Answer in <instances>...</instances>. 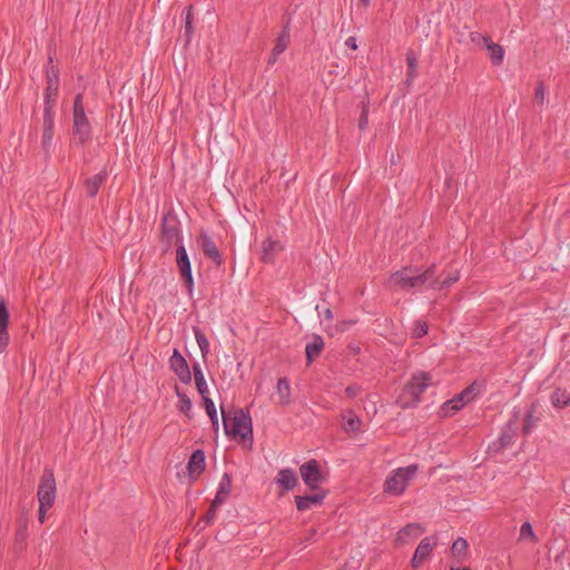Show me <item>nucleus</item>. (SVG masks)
<instances>
[{
  "label": "nucleus",
  "mask_w": 570,
  "mask_h": 570,
  "mask_svg": "<svg viewBox=\"0 0 570 570\" xmlns=\"http://www.w3.org/2000/svg\"><path fill=\"white\" fill-rule=\"evenodd\" d=\"M56 479L53 471L51 469L46 468L40 478L39 487H38V501L42 503V505H53L56 500Z\"/></svg>",
  "instance_id": "nucleus-9"
},
{
  "label": "nucleus",
  "mask_w": 570,
  "mask_h": 570,
  "mask_svg": "<svg viewBox=\"0 0 570 570\" xmlns=\"http://www.w3.org/2000/svg\"><path fill=\"white\" fill-rule=\"evenodd\" d=\"M538 406H539L538 401H534L531 403V405L528 407V410L525 412L523 428H522V432L524 435L530 434L533 426L539 421V417H534V413L537 412Z\"/></svg>",
  "instance_id": "nucleus-27"
},
{
  "label": "nucleus",
  "mask_w": 570,
  "mask_h": 570,
  "mask_svg": "<svg viewBox=\"0 0 570 570\" xmlns=\"http://www.w3.org/2000/svg\"><path fill=\"white\" fill-rule=\"evenodd\" d=\"M487 49L489 51V57L493 66H501L504 59V49L501 45L494 43L490 40L487 43Z\"/></svg>",
  "instance_id": "nucleus-29"
},
{
  "label": "nucleus",
  "mask_w": 570,
  "mask_h": 570,
  "mask_svg": "<svg viewBox=\"0 0 570 570\" xmlns=\"http://www.w3.org/2000/svg\"><path fill=\"white\" fill-rule=\"evenodd\" d=\"M175 392L177 397L179 399L178 402V410L184 413L187 417H190L191 412V401L188 397V395L179 390V387L175 386Z\"/></svg>",
  "instance_id": "nucleus-35"
},
{
  "label": "nucleus",
  "mask_w": 570,
  "mask_h": 570,
  "mask_svg": "<svg viewBox=\"0 0 570 570\" xmlns=\"http://www.w3.org/2000/svg\"><path fill=\"white\" fill-rule=\"evenodd\" d=\"M169 367L184 384H190L191 372L186 358L175 348L169 357Z\"/></svg>",
  "instance_id": "nucleus-13"
},
{
  "label": "nucleus",
  "mask_w": 570,
  "mask_h": 570,
  "mask_svg": "<svg viewBox=\"0 0 570 570\" xmlns=\"http://www.w3.org/2000/svg\"><path fill=\"white\" fill-rule=\"evenodd\" d=\"M220 411L225 434L238 443H248L249 448H252L254 434L249 413H246L243 409H234L232 416V412L226 413L223 406Z\"/></svg>",
  "instance_id": "nucleus-1"
},
{
  "label": "nucleus",
  "mask_w": 570,
  "mask_h": 570,
  "mask_svg": "<svg viewBox=\"0 0 570 570\" xmlns=\"http://www.w3.org/2000/svg\"><path fill=\"white\" fill-rule=\"evenodd\" d=\"M202 522H204V521H203V520H202V518H200V519L198 520V522H197V527H200V530H204V528H206V525H207V524H203V527H202Z\"/></svg>",
  "instance_id": "nucleus-58"
},
{
  "label": "nucleus",
  "mask_w": 570,
  "mask_h": 570,
  "mask_svg": "<svg viewBox=\"0 0 570 570\" xmlns=\"http://www.w3.org/2000/svg\"><path fill=\"white\" fill-rule=\"evenodd\" d=\"M10 323V312L6 299L0 296V354L6 351L10 343L8 326Z\"/></svg>",
  "instance_id": "nucleus-15"
},
{
  "label": "nucleus",
  "mask_w": 570,
  "mask_h": 570,
  "mask_svg": "<svg viewBox=\"0 0 570 570\" xmlns=\"http://www.w3.org/2000/svg\"><path fill=\"white\" fill-rule=\"evenodd\" d=\"M428 324L424 321H416L413 328V337L421 338L428 334Z\"/></svg>",
  "instance_id": "nucleus-42"
},
{
  "label": "nucleus",
  "mask_w": 570,
  "mask_h": 570,
  "mask_svg": "<svg viewBox=\"0 0 570 570\" xmlns=\"http://www.w3.org/2000/svg\"><path fill=\"white\" fill-rule=\"evenodd\" d=\"M56 104H49L43 106V120H42V148L46 153L49 151L53 137L55 126V108Z\"/></svg>",
  "instance_id": "nucleus-12"
},
{
  "label": "nucleus",
  "mask_w": 570,
  "mask_h": 570,
  "mask_svg": "<svg viewBox=\"0 0 570 570\" xmlns=\"http://www.w3.org/2000/svg\"><path fill=\"white\" fill-rule=\"evenodd\" d=\"M481 385L474 381L469 386H466L463 391L454 396L455 402L462 404V407L470 403L478 394L481 392Z\"/></svg>",
  "instance_id": "nucleus-25"
},
{
  "label": "nucleus",
  "mask_w": 570,
  "mask_h": 570,
  "mask_svg": "<svg viewBox=\"0 0 570 570\" xmlns=\"http://www.w3.org/2000/svg\"><path fill=\"white\" fill-rule=\"evenodd\" d=\"M405 60L407 63V72H406V80L405 83L410 85L413 79L416 77V69H417V58L415 52L410 49L405 55Z\"/></svg>",
  "instance_id": "nucleus-32"
},
{
  "label": "nucleus",
  "mask_w": 570,
  "mask_h": 570,
  "mask_svg": "<svg viewBox=\"0 0 570 570\" xmlns=\"http://www.w3.org/2000/svg\"><path fill=\"white\" fill-rule=\"evenodd\" d=\"M534 101L538 105H543L544 102V83L542 80L537 82L535 91H534Z\"/></svg>",
  "instance_id": "nucleus-46"
},
{
  "label": "nucleus",
  "mask_w": 570,
  "mask_h": 570,
  "mask_svg": "<svg viewBox=\"0 0 570 570\" xmlns=\"http://www.w3.org/2000/svg\"><path fill=\"white\" fill-rule=\"evenodd\" d=\"M417 471L416 464H411L405 468H399L394 471L393 475L389 476L384 483V491L393 494L401 495L404 493L409 480H411Z\"/></svg>",
  "instance_id": "nucleus-6"
},
{
  "label": "nucleus",
  "mask_w": 570,
  "mask_h": 570,
  "mask_svg": "<svg viewBox=\"0 0 570 570\" xmlns=\"http://www.w3.org/2000/svg\"><path fill=\"white\" fill-rule=\"evenodd\" d=\"M205 452L200 449L195 450L187 462V473L190 482L196 481L206 468Z\"/></svg>",
  "instance_id": "nucleus-16"
},
{
  "label": "nucleus",
  "mask_w": 570,
  "mask_h": 570,
  "mask_svg": "<svg viewBox=\"0 0 570 570\" xmlns=\"http://www.w3.org/2000/svg\"><path fill=\"white\" fill-rule=\"evenodd\" d=\"M46 83L43 104H56L59 89V67L53 63V57L51 55L48 57Z\"/></svg>",
  "instance_id": "nucleus-8"
},
{
  "label": "nucleus",
  "mask_w": 570,
  "mask_h": 570,
  "mask_svg": "<svg viewBox=\"0 0 570 570\" xmlns=\"http://www.w3.org/2000/svg\"><path fill=\"white\" fill-rule=\"evenodd\" d=\"M193 375H194V379H195V384H196L197 392L199 393L202 399L208 397V395H207L208 394L207 383L205 381V376H204L203 370H202V367H200V365L198 363H194L193 364Z\"/></svg>",
  "instance_id": "nucleus-26"
},
{
  "label": "nucleus",
  "mask_w": 570,
  "mask_h": 570,
  "mask_svg": "<svg viewBox=\"0 0 570 570\" xmlns=\"http://www.w3.org/2000/svg\"><path fill=\"white\" fill-rule=\"evenodd\" d=\"M193 35H194V26H193V23H190L188 21H185L184 32L180 36L181 39H184L185 47L190 43Z\"/></svg>",
  "instance_id": "nucleus-44"
},
{
  "label": "nucleus",
  "mask_w": 570,
  "mask_h": 570,
  "mask_svg": "<svg viewBox=\"0 0 570 570\" xmlns=\"http://www.w3.org/2000/svg\"><path fill=\"white\" fill-rule=\"evenodd\" d=\"M324 340L321 335H313L312 342L305 346L306 364L311 365L324 350Z\"/></svg>",
  "instance_id": "nucleus-22"
},
{
  "label": "nucleus",
  "mask_w": 570,
  "mask_h": 570,
  "mask_svg": "<svg viewBox=\"0 0 570 570\" xmlns=\"http://www.w3.org/2000/svg\"><path fill=\"white\" fill-rule=\"evenodd\" d=\"M470 39L473 43L479 45V46H481V45L487 46V43L491 40L490 37L484 36L476 31H473L470 33Z\"/></svg>",
  "instance_id": "nucleus-45"
},
{
  "label": "nucleus",
  "mask_w": 570,
  "mask_h": 570,
  "mask_svg": "<svg viewBox=\"0 0 570 570\" xmlns=\"http://www.w3.org/2000/svg\"><path fill=\"white\" fill-rule=\"evenodd\" d=\"M299 474L305 485L312 490H322L321 483L325 480L321 464L316 459H311L299 466Z\"/></svg>",
  "instance_id": "nucleus-7"
},
{
  "label": "nucleus",
  "mask_w": 570,
  "mask_h": 570,
  "mask_svg": "<svg viewBox=\"0 0 570 570\" xmlns=\"http://www.w3.org/2000/svg\"><path fill=\"white\" fill-rule=\"evenodd\" d=\"M193 332L195 334V338L197 341V344L200 348V352H202V356L204 358L207 357V355L209 354V342L205 335V333L197 326H194L193 327Z\"/></svg>",
  "instance_id": "nucleus-37"
},
{
  "label": "nucleus",
  "mask_w": 570,
  "mask_h": 570,
  "mask_svg": "<svg viewBox=\"0 0 570 570\" xmlns=\"http://www.w3.org/2000/svg\"><path fill=\"white\" fill-rule=\"evenodd\" d=\"M316 534V529L312 528L307 534V537L305 538V541H309L314 538V535Z\"/></svg>",
  "instance_id": "nucleus-55"
},
{
  "label": "nucleus",
  "mask_w": 570,
  "mask_h": 570,
  "mask_svg": "<svg viewBox=\"0 0 570 570\" xmlns=\"http://www.w3.org/2000/svg\"><path fill=\"white\" fill-rule=\"evenodd\" d=\"M468 550V542L463 538H458L451 547V552L454 558L458 559V561H461L463 557L466 554Z\"/></svg>",
  "instance_id": "nucleus-39"
},
{
  "label": "nucleus",
  "mask_w": 570,
  "mask_h": 570,
  "mask_svg": "<svg viewBox=\"0 0 570 570\" xmlns=\"http://www.w3.org/2000/svg\"><path fill=\"white\" fill-rule=\"evenodd\" d=\"M282 245L278 240H274L271 237L266 238L262 243V261L265 264H273L277 253L282 250Z\"/></svg>",
  "instance_id": "nucleus-21"
},
{
  "label": "nucleus",
  "mask_w": 570,
  "mask_h": 570,
  "mask_svg": "<svg viewBox=\"0 0 570 570\" xmlns=\"http://www.w3.org/2000/svg\"><path fill=\"white\" fill-rule=\"evenodd\" d=\"M289 29L287 26H284L282 32L279 33L278 38L276 39V43L274 46V51H275V55H281L283 53L288 43H289Z\"/></svg>",
  "instance_id": "nucleus-36"
},
{
  "label": "nucleus",
  "mask_w": 570,
  "mask_h": 570,
  "mask_svg": "<svg viewBox=\"0 0 570 570\" xmlns=\"http://www.w3.org/2000/svg\"><path fill=\"white\" fill-rule=\"evenodd\" d=\"M279 55H275V51L274 49L272 50V53H271V57L268 59V65H274L277 60Z\"/></svg>",
  "instance_id": "nucleus-54"
},
{
  "label": "nucleus",
  "mask_w": 570,
  "mask_h": 570,
  "mask_svg": "<svg viewBox=\"0 0 570 570\" xmlns=\"http://www.w3.org/2000/svg\"><path fill=\"white\" fill-rule=\"evenodd\" d=\"M435 276V264H431L425 269L409 265L394 272L390 279L403 291L420 288L424 285L432 288L433 277Z\"/></svg>",
  "instance_id": "nucleus-2"
},
{
  "label": "nucleus",
  "mask_w": 570,
  "mask_h": 570,
  "mask_svg": "<svg viewBox=\"0 0 570 570\" xmlns=\"http://www.w3.org/2000/svg\"><path fill=\"white\" fill-rule=\"evenodd\" d=\"M72 135L79 145H85L92 138V128L88 120L83 106V94L78 92L73 99Z\"/></svg>",
  "instance_id": "nucleus-4"
},
{
  "label": "nucleus",
  "mask_w": 570,
  "mask_h": 570,
  "mask_svg": "<svg viewBox=\"0 0 570 570\" xmlns=\"http://www.w3.org/2000/svg\"><path fill=\"white\" fill-rule=\"evenodd\" d=\"M176 264L180 278L186 287L188 295L191 297L194 289V278L191 274V265L186 248L180 244L176 249Z\"/></svg>",
  "instance_id": "nucleus-10"
},
{
  "label": "nucleus",
  "mask_w": 570,
  "mask_h": 570,
  "mask_svg": "<svg viewBox=\"0 0 570 570\" xmlns=\"http://www.w3.org/2000/svg\"><path fill=\"white\" fill-rule=\"evenodd\" d=\"M277 394L279 396L281 405H288L291 403V386L287 377H279L277 382Z\"/></svg>",
  "instance_id": "nucleus-31"
},
{
  "label": "nucleus",
  "mask_w": 570,
  "mask_h": 570,
  "mask_svg": "<svg viewBox=\"0 0 570 570\" xmlns=\"http://www.w3.org/2000/svg\"><path fill=\"white\" fill-rule=\"evenodd\" d=\"M362 392V386L356 383H352L345 387V395L348 399L356 397Z\"/></svg>",
  "instance_id": "nucleus-48"
},
{
  "label": "nucleus",
  "mask_w": 570,
  "mask_h": 570,
  "mask_svg": "<svg viewBox=\"0 0 570 570\" xmlns=\"http://www.w3.org/2000/svg\"><path fill=\"white\" fill-rule=\"evenodd\" d=\"M438 544V537L431 535L422 539L416 547L414 554L411 559V567L414 569L420 568L423 562L430 557L433 548Z\"/></svg>",
  "instance_id": "nucleus-14"
},
{
  "label": "nucleus",
  "mask_w": 570,
  "mask_h": 570,
  "mask_svg": "<svg viewBox=\"0 0 570 570\" xmlns=\"http://www.w3.org/2000/svg\"><path fill=\"white\" fill-rule=\"evenodd\" d=\"M203 403H204L206 414L210 419L213 430L215 433H217L218 429H219V423H218V415H217L216 406L210 397L203 399Z\"/></svg>",
  "instance_id": "nucleus-34"
},
{
  "label": "nucleus",
  "mask_w": 570,
  "mask_h": 570,
  "mask_svg": "<svg viewBox=\"0 0 570 570\" xmlns=\"http://www.w3.org/2000/svg\"><path fill=\"white\" fill-rule=\"evenodd\" d=\"M460 278L459 271H450L444 277L442 275H438L433 277L432 289L442 291L451 287L454 283H456Z\"/></svg>",
  "instance_id": "nucleus-23"
},
{
  "label": "nucleus",
  "mask_w": 570,
  "mask_h": 570,
  "mask_svg": "<svg viewBox=\"0 0 570 570\" xmlns=\"http://www.w3.org/2000/svg\"><path fill=\"white\" fill-rule=\"evenodd\" d=\"M551 403L557 409H564L570 405V393L566 389L557 387L551 394Z\"/></svg>",
  "instance_id": "nucleus-30"
},
{
  "label": "nucleus",
  "mask_w": 570,
  "mask_h": 570,
  "mask_svg": "<svg viewBox=\"0 0 570 570\" xmlns=\"http://www.w3.org/2000/svg\"><path fill=\"white\" fill-rule=\"evenodd\" d=\"M316 493L306 495H295L296 509L301 512L311 509L312 505H321L324 499L328 495V490H316Z\"/></svg>",
  "instance_id": "nucleus-17"
},
{
  "label": "nucleus",
  "mask_w": 570,
  "mask_h": 570,
  "mask_svg": "<svg viewBox=\"0 0 570 570\" xmlns=\"http://www.w3.org/2000/svg\"><path fill=\"white\" fill-rule=\"evenodd\" d=\"M345 45L352 50L357 49L356 39L354 37H348L345 41Z\"/></svg>",
  "instance_id": "nucleus-52"
},
{
  "label": "nucleus",
  "mask_w": 570,
  "mask_h": 570,
  "mask_svg": "<svg viewBox=\"0 0 570 570\" xmlns=\"http://www.w3.org/2000/svg\"><path fill=\"white\" fill-rule=\"evenodd\" d=\"M461 409L462 404L455 402V399L453 397L442 404L439 414L441 417H448L454 415Z\"/></svg>",
  "instance_id": "nucleus-38"
},
{
  "label": "nucleus",
  "mask_w": 570,
  "mask_h": 570,
  "mask_svg": "<svg viewBox=\"0 0 570 570\" xmlns=\"http://www.w3.org/2000/svg\"><path fill=\"white\" fill-rule=\"evenodd\" d=\"M364 7H368L370 6V2L371 0H360Z\"/></svg>",
  "instance_id": "nucleus-60"
},
{
  "label": "nucleus",
  "mask_w": 570,
  "mask_h": 570,
  "mask_svg": "<svg viewBox=\"0 0 570 570\" xmlns=\"http://www.w3.org/2000/svg\"><path fill=\"white\" fill-rule=\"evenodd\" d=\"M232 491V478L230 474L224 473L218 487V490L216 492L214 501V505H220L223 504L227 498L229 497Z\"/></svg>",
  "instance_id": "nucleus-24"
},
{
  "label": "nucleus",
  "mask_w": 570,
  "mask_h": 570,
  "mask_svg": "<svg viewBox=\"0 0 570 570\" xmlns=\"http://www.w3.org/2000/svg\"><path fill=\"white\" fill-rule=\"evenodd\" d=\"M202 522H204V521H203V520H202V518H200V519L198 520V522H197V527H200V530H204V528H206V525H207V524H203V527H202Z\"/></svg>",
  "instance_id": "nucleus-57"
},
{
  "label": "nucleus",
  "mask_w": 570,
  "mask_h": 570,
  "mask_svg": "<svg viewBox=\"0 0 570 570\" xmlns=\"http://www.w3.org/2000/svg\"><path fill=\"white\" fill-rule=\"evenodd\" d=\"M197 245L202 249L204 256L213 262V264L219 268L224 264L223 256L217 248L213 238L205 232L200 230L197 237Z\"/></svg>",
  "instance_id": "nucleus-11"
},
{
  "label": "nucleus",
  "mask_w": 570,
  "mask_h": 570,
  "mask_svg": "<svg viewBox=\"0 0 570 570\" xmlns=\"http://www.w3.org/2000/svg\"><path fill=\"white\" fill-rule=\"evenodd\" d=\"M519 419H520V410H514L512 412L510 420L507 422L505 425H511L512 429L518 430Z\"/></svg>",
  "instance_id": "nucleus-49"
},
{
  "label": "nucleus",
  "mask_w": 570,
  "mask_h": 570,
  "mask_svg": "<svg viewBox=\"0 0 570 570\" xmlns=\"http://www.w3.org/2000/svg\"><path fill=\"white\" fill-rule=\"evenodd\" d=\"M431 379V374L428 372L413 374L397 396L396 404L401 409L415 407L421 402V395L429 386Z\"/></svg>",
  "instance_id": "nucleus-3"
},
{
  "label": "nucleus",
  "mask_w": 570,
  "mask_h": 570,
  "mask_svg": "<svg viewBox=\"0 0 570 570\" xmlns=\"http://www.w3.org/2000/svg\"><path fill=\"white\" fill-rule=\"evenodd\" d=\"M107 178L108 173L106 169H102L92 177L87 178L83 183L87 196L94 198Z\"/></svg>",
  "instance_id": "nucleus-20"
},
{
  "label": "nucleus",
  "mask_w": 570,
  "mask_h": 570,
  "mask_svg": "<svg viewBox=\"0 0 570 570\" xmlns=\"http://www.w3.org/2000/svg\"><path fill=\"white\" fill-rule=\"evenodd\" d=\"M517 430L512 429L511 425H504L500 436L488 446V453H501L510 444H512Z\"/></svg>",
  "instance_id": "nucleus-18"
},
{
  "label": "nucleus",
  "mask_w": 570,
  "mask_h": 570,
  "mask_svg": "<svg viewBox=\"0 0 570 570\" xmlns=\"http://www.w3.org/2000/svg\"><path fill=\"white\" fill-rule=\"evenodd\" d=\"M219 505H214V501H212L209 509L205 513V515L202 518L205 524H210L216 518V510Z\"/></svg>",
  "instance_id": "nucleus-47"
},
{
  "label": "nucleus",
  "mask_w": 570,
  "mask_h": 570,
  "mask_svg": "<svg viewBox=\"0 0 570 570\" xmlns=\"http://www.w3.org/2000/svg\"><path fill=\"white\" fill-rule=\"evenodd\" d=\"M202 522H204V521H203V520H202V518H200V519L198 520V522H197V527H200V530H204V528H206V525H207V524H203V527H202Z\"/></svg>",
  "instance_id": "nucleus-59"
},
{
  "label": "nucleus",
  "mask_w": 570,
  "mask_h": 570,
  "mask_svg": "<svg viewBox=\"0 0 570 570\" xmlns=\"http://www.w3.org/2000/svg\"><path fill=\"white\" fill-rule=\"evenodd\" d=\"M425 529L420 523H409L397 532V542H405L407 537H417L423 533Z\"/></svg>",
  "instance_id": "nucleus-28"
},
{
  "label": "nucleus",
  "mask_w": 570,
  "mask_h": 570,
  "mask_svg": "<svg viewBox=\"0 0 570 570\" xmlns=\"http://www.w3.org/2000/svg\"><path fill=\"white\" fill-rule=\"evenodd\" d=\"M344 420L343 428L345 432L356 433L361 431L362 421L353 411H348Z\"/></svg>",
  "instance_id": "nucleus-33"
},
{
  "label": "nucleus",
  "mask_w": 570,
  "mask_h": 570,
  "mask_svg": "<svg viewBox=\"0 0 570 570\" xmlns=\"http://www.w3.org/2000/svg\"><path fill=\"white\" fill-rule=\"evenodd\" d=\"M179 226L180 222L174 209L170 208L164 214L160 224V243L165 253L170 250L174 244L181 243Z\"/></svg>",
  "instance_id": "nucleus-5"
},
{
  "label": "nucleus",
  "mask_w": 570,
  "mask_h": 570,
  "mask_svg": "<svg viewBox=\"0 0 570 570\" xmlns=\"http://www.w3.org/2000/svg\"><path fill=\"white\" fill-rule=\"evenodd\" d=\"M27 539V532H23V530H17L14 534V542H13V549L16 552H20L24 548Z\"/></svg>",
  "instance_id": "nucleus-40"
},
{
  "label": "nucleus",
  "mask_w": 570,
  "mask_h": 570,
  "mask_svg": "<svg viewBox=\"0 0 570 570\" xmlns=\"http://www.w3.org/2000/svg\"><path fill=\"white\" fill-rule=\"evenodd\" d=\"M275 482L283 492H287L298 484V478L293 469L285 468L278 471Z\"/></svg>",
  "instance_id": "nucleus-19"
},
{
  "label": "nucleus",
  "mask_w": 570,
  "mask_h": 570,
  "mask_svg": "<svg viewBox=\"0 0 570 570\" xmlns=\"http://www.w3.org/2000/svg\"><path fill=\"white\" fill-rule=\"evenodd\" d=\"M370 105V101H362V112H361V116L358 118V128L360 130H364L367 126V121H368V107Z\"/></svg>",
  "instance_id": "nucleus-41"
},
{
  "label": "nucleus",
  "mask_w": 570,
  "mask_h": 570,
  "mask_svg": "<svg viewBox=\"0 0 570 570\" xmlns=\"http://www.w3.org/2000/svg\"><path fill=\"white\" fill-rule=\"evenodd\" d=\"M52 505H42V503H39V509H38V519L41 523L45 522V519H46V513L47 511L51 508Z\"/></svg>",
  "instance_id": "nucleus-50"
},
{
  "label": "nucleus",
  "mask_w": 570,
  "mask_h": 570,
  "mask_svg": "<svg viewBox=\"0 0 570 570\" xmlns=\"http://www.w3.org/2000/svg\"><path fill=\"white\" fill-rule=\"evenodd\" d=\"M324 317L326 320H332L333 318V313L330 308H326L325 312H324Z\"/></svg>",
  "instance_id": "nucleus-56"
},
{
  "label": "nucleus",
  "mask_w": 570,
  "mask_h": 570,
  "mask_svg": "<svg viewBox=\"0 0 570 570\" xmlns=\"http://www.w3.org/2000/svg\"><path fill=\"white\" fill-rule=\"evenodd\" d=\"M185 21H188L190 23H193L194 21V6L193 4H189L186 7L185 9Z\"/></svg>",
  "instance_id": "nucleus-51"
},
{
  "label": "nucleus",
  "mask_w": 570,
  "mask_h": 570,
  "mask_svg": "<svg viewBox=\"0 0 570 570\" xmlns=\"http://www.w3.org/2000/svg\"><path fill=\"white\" fill-rule=\"evenodd\" d=\"M520 538L521 539H531V540H535V534L533 532V529H532V525L530 522H524L522 525H521V529H520Z\"/></svg>",
  "instance_id": "nucleus-43"
},
{
  "label": "nucleus",
  "mask_w": 570,
  "mask_h": 570,
  "mask_svg": "<svg viewBox=\"0 0 570 570\" xmlns=\"http://www.w3.org/2000/svg\"><path fill=\"white\" fill-rule=\"evenodd\" d=\"M18 523L19 524L17 530H23V532H27V520L20 518Z\"/></svg>",
  "instance_id": "nucleus-53"
}]
</instances>
